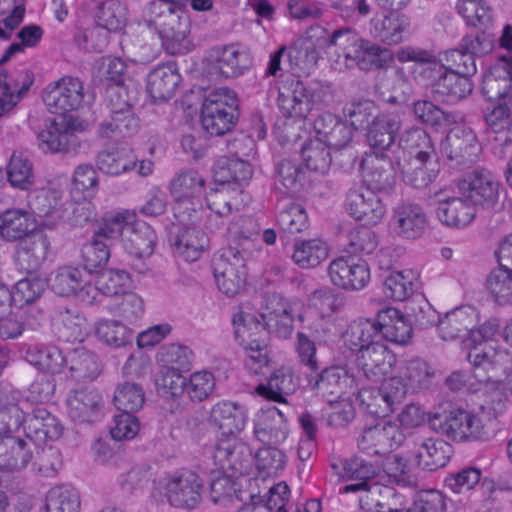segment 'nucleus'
<instances>
[{
    "mask_svg": "<svg viewBox=\"0 0 512 512\" xmlns=\"http://www.w3.org/2000/svg\"><path fill=\"white\" fill-rule=\"evenodd\" d=\"M343 493H360L359 505L366 512H387L386 499L394 495L392 488L377 481H360L343 487Z\"/></svg>",
    "mask_w": 512,
    "mask_h": 512,
    "instance_id": "36",
    "label": "nucleus"
},
{
    "mask_svg": "<svg viewBox=\"0 0 512 512\" xmlns=\"http://www.w3.org/2000/svg\"><path fill=\"white\" fill-rule=\"evenodd\" d=\"M394 355L388 350L381 339L356 354V365L370 381H379L392 366Z\"/></svg>",
    "mask_w": 512,
    "mask_h": 512,
    "instance_id": "24",
    "label": "nucleus"
},
{
    "mask_svg": "<svg viewBox=\"0 0 512 512\" xmlns=\"http://www.w3.org/2000/svg\"><path fill=\"white\" fill-rule=\"evenodd\" d=\"M404 397L405 388L399 378H387L378 388L363 387L358 392V399L365 411L380 418L390 415Z\"/></svg>",
    "mask_w": 512,
    "mask_h": 512,
    "instance_id": "8",
    "label": "nucleus"
},
{
    "mask_svg": "<svg viewBox=\"0 0 512 512\" xmlns=\"http://www.w3.org/2000/svg\"><path fill=\"white\" fill-rule=\"evenodd\" d=\"M227 231L234 238L235 245L230 243L214 257L213 273L219 290L227 296H234L245 286L246 259L252 240L248 236L238 240V231L232 227H228Z\"/></svg>",
    "mask_w": 512,
    "mask_h": 512,
    "instance_id": "2",
    "label": "nucleus"
},
{
    "mask_svg": "<svg viewBox=\"0 0 512 512\" xmlns=\"http://www.w3.org/2000/svg\"><path fill=\"white\" fill-rule=\"evenodd\" d=\"M427 224V215L418 203L401 201L393 208L390 225L399 237L417 239L424 234Z\"/></svg>",
    "mask_w": 512,
    "mask_h": 512,
    "instance_id": "17",
    "label": "nucleus"
},
{
    "mask_svg": "<svg viewBox=\"0 0 512 512\" xmlns=\"http://www.w3.org/2000/svg\"><path fill=\"white\" fill-rule=\"evenodd\" d=\"M299 387V378L290 367H280L270 376L267 384L256 387V393L275 402H285V396L293 394Z\"/></svg>",
    "mask_w": 512,
    "mask_h": 512,
    "instance_id": "40",
    "label": "nucleus"
},
{
    "mask_svg": "<svg viewBox=\"0 0 512 512\" xmlns=\"http://www.w3.org/2000/svg\"><path fill=\"white\" fill-rule=\"evenodd\" d=\"M410 27V21L405 15H387L382 19L371 21V34L380 42L396 45L404 40Z\"/></svg>",
    "mask_w": 512,
    "mask_h": 512,
    "instance_id": "47",
    "label": "nucleus"
},
{
    "mask_svg": "<svg viewBox=\"0 0 512 512\" xmlns=\"http://www.w3.org/2000/svg\"><path fill=\"white\" fill-rule=\"evenodd\" d=\"M107 98L111 106V120L105 124V128H135L139 126V119L131 110L132 97L124 82L109 84Z\"/></svg>",
    "mask_w": 512,
    "mask_h": 512,
    "instance_id": "28",
    "label": "nucleus"
},
{
    "mask_svg": "<svg viewBox=\"0 0 512 512\" xmlns=\"http://www.w3.org/2000/svg\"><path fill=\"white\" fill-rule=\"evenodd\" d=\"M204 187L205 179L192 169L180 171L170 181V193L175 200L174 215L181 223L193 220Z\"/></svg>",
    "mask_w": 512,
    "mask_h": 512,
    "instance_id": "6",
    "label": "nucleus"
},
{
    "mask_svg": "<svg viewBox=\"0 0 512 512\" xmlns=\"http://www.w3.org/2000/svg\"><path fill=\"white\" fill-rule=\"evenodd\" d=\"M238 101L228 88H217L204 99L201 110L202 128H221L235 124Z\"/></svg>",
    "mask_w": 512,
    "mask_h": 512,
    "instance_id": "9",
    "label": "nucleus"
},
{
    "mask_svg": "<svg viewBox=\"0 0 512 512\" xmlns=\"http://www.w3.org/2000/svg\"><path fill=\"white\" fill-rule=\"evenodd\" d=\"M349 214L364 225H375L385 214V206L374 191L364 187L350 189L346 197Z\"/></svg>",
    "mask_w": 512,
    "mask_h": 512,
    "instance_id": "20",
    "label": "nucleus"
},
{
    "mask_svg": "<svg viewBox=\"0 0 512 512\" xmlns=\"http://www.w3.org/2000/svg\"><path fill=\"white\" fill-rule=\"evenodd\" d=\"M404 434L398 425L389 421L365 427L357 439L358 449L368 456H384L399 447Z\"/></svg>",
    "mask_w": 512,
    "mask_h": 512,
    "instance_id": "11",
    "label": "nucleus"
},
{
    "mask_svg": "<svg viewBox=\"0 0 512 512\" xmlns=\"http://www.w3.org/2000/svg\"><path fill=\"white\" fill-rule=\"evenodd\" d=\"M207 61L210 74L223 78L240 76L251 65L249 52L237 44L212 48L208 53Z\"/></svg>",
    "mask_w": 512,
    "mask_h": 512,
    "instance_id": "14",
    "label": "nucleus"
},
{
    "mask_svg": "<svg viewBox=\"0 0 512 512\" xmlns=\"http://www.w3.org/2000/svg\"><path fill=\"white\" fill-rule=\"evenodd\" d=\"M323 51L310 41L296 43L287 48V59L291 69L298 73H308L315 67Z\"/></svg>",
    "mask_w": 512,
    "mask_h": 512,
    "instance_id": "60",
    "label": "nucleus"
},
{
    "mask_svg": "<svg viewBox=\"0 0 512 512\" xmlns=\"http://www.w3.org/2000/svg\"><path fill=\"white\" fill-rule=\"evenodd\" d=\"M429 424L437 433L456 442L487 441L492 434L481 415L463 409L434 414Z\"/></svg>",
    "mask_w": 512,
    "mask_h": 512,
    "instance_id": "4",
    "label": "nucleus"
},
{
    "mask_svg": "<svg viewBox=\"0 0 512 512\" xmlns=\"http://www.w3.org/2000/svg\"><path fill=\"white\" fill-rule=\"evenodd\" d=\"M49 247L50 241L47 235L36 230L19 240L15 248V262L24 271H36L45 261Z\"/></svg>",
    "mask_w": 512,
    "mask_h": 512,
    "instance_id": "25",
    "label": "nucleus"
},
{
    "mask_svg": "<svg viewBox=\"0 0 512 512\" xmlns=\"http://www.w3.org/2000/svg\"><path fill=\"white\" fill-rule=\"evenodd\" d=\"M237 435H220L210 453L215 466L223 472L243 474L251 463L252 452Z\"/></svg>",
    "mask_w": 512,
    "mask_h": 512,
    "instance_id": "10",
    "label": "nucleus"
},
{
    "mask_svg": "<svg viewBox=\"0 0 512 512\" xmlns=\"http://www.w3.org/2000/svg\"><path fill=\"white\" fill-rule=\"evenodd\" d=\"M248 419L246 408L238 402L221 400L209 412L208 423L221 432L220 435L239 434Z\"/></svg>",
    "mask_w": 512,
    "mask_h": 512,
    "instance_id": "22",
    "label": "nucleus"
},
{
    "mask_svg": "<svg viewBox=\"0 0 512 512\" xmlns=\"http://www.w3.org/2000/svg\"><path fill=\"white\" fill-rule=\"evenodd\" d=\"M383 472L390 484L415 487L418 483V477L408 460L398 454L386 458L383 463Z\"/></svg>",
    "mask_w": 512,
    "mask_h": 512,
    "instance_id": "64",
    "label": "nucleus"
},
{
    "mask_svg": "<svg viewBox=\"0 0 512 512\" xmlns=\"http://www.w3.org/2000/svg\"><path fill=\"white\" fill-rule=\"evenodd\" d=\"M0 80V115L11 111L23 98L33 83V75L24 69L14 77L3 76Z\"/></svg>",
    "mask_w": 512,
    "mask_h": 512,
    "instance_id": "41",
    "label": "nucleus"
},
{
    "mask_svg": "<svg viewBox=\"0 0 512 512\" xmlns=\"http://www.w3.org/2000/svg\"><path fill=\"white\" fill-rule=\"evenodd\" d=\"M52 328L64 342H81L87 334L86 318L75 309L59 308L52 318Z\"/></svg>",
    "mask_w": 512,
    "mask_h": 512,
    "instance_id": "39",
    "label": "nucleus"
},
{
    "mask_svg": "<svg viewBox=\"0 0 512 512\" xmlns=\"http://www.w3.org/2000/svg\"><path fill=\"white\" fill-rule=\"evenodd\" d=\"M34 215L25 209H7L0 214V236L9 242L19 241L36 231Z\"/></svg>",
    "mask_w": 512,
    "mask_h": 512,
    "instance_id": "35",
    "label": "nucleus"
},
{
    "mask_svg": "<svg viewBox=\"0 0 512 512\" xmlns=\"http://www.w3.org/2000/svg\"><path fill=\"white\" fill-rule=\"evenodd\" d=\"M260 316L269 332L279 337L288 336L293 328V309L277 293L266 294L262 297Z\"/></svg>",
    "mask_w": 512,
    "mask_h": 512,
    "instance_id": "19",
    "label": "nucleus"
},
{
    "mask_svg": "<svg viewBox=\"0 0 512 512\" xmlns=\"http://www.w3.org/2000/svg\"><path fill=\"white\" fill-rule=\"evenodd\" d=\"M429 159V152L417 151L404 164L398 163L404 181L417 189L428 186L436 178L438 172L434 168H427V164H430Z\"/></svg>",
    "mask_w": 512,
    "mask_h": 512,
    "instance_id": "46",
    "label": "nucleus"
},
{
    "mask_svg": "<svg viewBox=\"0 0 512 512\" xmlns=\"http://www.w3.org/2000/svg\"><path fill=\"white\" fill-rule=\"evenodd\" d=\"M343 343L351 352L358 354L365 347L380 339L376 321H353L342 335Z\"/></svg>",
    "mask_w": 512,
    "mask_h": 512,
    "instance_id": "50",
    "label": "nucleus"
},
{
    "mask_svg": "<svg viewBox=\"0 0 512 512\" xmlns=\"http://www.w3.org/2000/svg\"><path fill=\"white\" fill-rule=\"evenodd\" d=\"M440 151L449 160L460 159L473 161L479 151L474 130H448L440 141Z\"/></svg>",
    "mask_w": 512,
    "mask_h": 512,
    "instance_id": "34",
    "label": "nucleus"
},
{
    "mask_svg": "<svg viewBox=\"0 0 512 512\" xmlns=\"http://www.w3.org/2000/svg\"><path fill=\"white\" fill-rule=\"evenodd\" d=\"M433 376L434 371L425 360L414 358L404 361L399 368V375L393 378L401 379L406 395L409 391L414 393L428 387Z\"/></svg>",
    "mask_w": 512,
    "mask_h": 512,
    "instance_id": "48",
    "label": "nucleus"
},
{
    "mask_svg": "<svg viewBox=\"0 0 512 512\" xmlns=\"http://www.w3.org/2000/svg\"><path fill=\"white\" fill-rule=\"evenodd\" d=\"M209 238L199 227L191 225L183 227L177 234L174 243L175 252L185 261L194 262L208 247Z\"/></svg>",
    "mask_w": 512,
    "mask_h": 512,
    "instance_id": "44",
    "label": "nucleus"
},
{
    "mask_svg": "<svg viewBox=\"0 0 512 512\" xmlns=\"http://www.w3.org/2000/svg\"><path fill=\"white\" fill-rule=\"evenodd\" d=\"M86 277L87 273L79 268L63 267L58 269L50 279V287L60 296L76 295L80 300L81 291L84 286L89 285Z\"/></svg>",
    "mask_w": 512,
    "mask_h": 512,
    "instance_id": "52",
    "label": "nucleus"
},
{
    "mask_svg": "<svg viewBox=\"0 0 512 512\" xmlns=\"http://www.w3.org/2000/svg\"><path fill=\"white\" fill-rule=\"evenodd\" d=\"M77 130H40L37 134L38 147L44 153L75 152L81 144Z\"/></svg>",
    "mask_w": 512,
    "mask_h": 512,
    "instance_id": "49",
    "label": "nucleus"
},
{
    "mask_svg": "<svg viewBox=\"0 0 512 512\" xmlns=\"http://www.w3.org/2000/svg\"><path fill=\"white\" fill-rule=\"evenodd\" d=\"M71 376L78 381H90L100 374L96 356L85 348H76L67 354V365Z\"/></svg>",
    "mask_w": 512,
    "mask_h": 512,
    "instance_id": "55",
    "label": "nucleus"
},
{
    "mask_svg": "<svg viewBox=\"0 0 512 512\" xmlns=\"http://www.w3.org/2000/svg\"><path fill=\"white\" fill-rule=\"evenodd\" d=\"M472 91L469 76L446 71L434 83V98L444 102H456L465 98Z\"/></svg>",
    "mask_w": 512,
    "mask_h": 512,
    "instance_id": "45",
    "label": "nucleus"
},
{
    "mask_svg": "<svg viewBox=\"0 0 512 512\" xmlns=\"http://www.w3.org/2000/svg\"><path fill=\"white\" fill-rule=\"evenodd\" d=\"M446 190L435 193L438 197L436 215L440 222L448 227L464 228L472 223L476 216V205L465 195L446 196Z\"/></svg>",
    "mask_w": 512,
    "mask_h": 512,
    "instance_id": "18",
    "label": "nucleus"
},
{
    "mask_svg": "<svg viewBox=\"0 0 512 512\" xmlns=\"http://www.w3.org/2000/svg\"><path fill=\"white\" fill-rule=\"evenodd\" d=\"M181 80V75L175 65H160L147 75L146 90L155 102L167 101L173 97Z\"/></svg>",
    "mask_w": 512,
    "mask_h": 512,
    "instance_id": "32",
    "label": "nucleus"
},
{
    "mask_svg": "<svg viewBox=\"0 0 512 512\" xmlns=\"http://www.w3.org/2000/svg\"><path fill=\"white\" fill-rule=\"evenodd\" d=\"M96 337L108 346L114 348L131 345L134 331L119 320L100 319L95 323Z\"/></svg>",
    "mask_w": 512,
    "mask_h": 512,
    "instance_id": "56",
    "label": "nucleus"
},
{
    "mask_svg": "<svg viewBox=\"0 0 512 512\" xmlns=\"http://www.w3.org/2000/svg\"><path fill=\"white\" fill-rule=\"evenodd\" d=\"M27 439L31 441L55 440L62 434V426L47 409L38 407L21 421Z\"/></svg>",
    "mask_w": 512,
    "mask_h": 512,
    "instance_id": "31",
    "label": "nucleus"
},
{
    "mask_svg": "<svg viewBox=\"0 0 512 512\" xmlns=\"http://www.w3.org/2000/svg\"><path fill=\"white\" fill-rule=\"evenodd\" d=\"M360 167L364 182L367 184V187H364L365 189L381 192L390 189L394 185L395 177L389 160L366 153Z\"/></svg>",
    "mask_w": 512,
    "mask_h": 512,
    "instance_id": "38",
    "label": "nucleus"
},
{
    "mask_svg": "<svg viewBox=\"0 0 512 512\" xmlns=\"http://www.w3.org/2000/svg\"><path fill=\"white\" fill-rule=\"evenodd\" d=\"M137 159L127 143L115 142L98 153L97 168L110 176H119L136 167Z\"/></svg>",
    "mask_w": 512,
    "mask_h": 512,
    "instance_id": "30",
    "label": "nucleus"
},
{
    "mask_svg": "<svg viewBox=\"0 0 512 512\" xmlns=\"http://www.w3.org/2000/svg\"><path fill=\"white\" fill-rule=\"evenodd\" d=\"M35 443L9 433L0 435V469L20 471L34 458Z\"/></svg>",
    "mask_w": 512,
    "mask_h": 512,
    "instance_id": "23",
    "label": "nucleus"
},
{
    "mask_svg": "<svg viewBox=\"0 0 512 512\" xmlns=\"http://www.w3.org/2000/svg\"><path fill=\"white\" fill-rule=\"evenodd\" d=\"M276 209L277 223L283 231L294 234L307 227L308 216L301 204L285 198L278 201Z\"/></svg>",
    "mask_w": 512,
    "mask_h": 512,
    "instance_id": "54",
    "label": "nucleus"
},
{
    "mask_svg": "<svg viewBox=\"0 0 512 512\" xmlns=\"http://www.w3.org/2000/svg\"><path fill=\"white\" fill-rule=\"evenodd\" d=\"M221 185L220 188L211 190L206 195V202L211 212L230 217L234 212H239L245 206L243 191L238 186Z\"/></svg>",
    "mask_w": 512,
    "mask_h": 512,
    "instance_id": "43",
    "label": "nucleus"
},
{
    "mask_svg": "<svg viewBox=\"0 0 512 512\" xmlns=\"http://www.w3.org/2000/svg\"><path fill=\"white\" fill-rule=\"evenodd\" d=\"M302 159L306 167L314 172L325 174L330 169L332 158L331 152L327 149L323 138L315 137L309 139L301 149Z\"/></svg>",
    "mask_w": 512,
    "mask_h": 512,
    "instance_id": "62",
    "label": "nucleus"
},
{
    "mask_svg": "<svg viewBox=\"0 0 512 512\" xmlns=\"http://www.w3.org/2000/svg\"><path fill=\"white\" fill-rule=\"evenodd\" d=\"M130 281V276L125 270L108 269L102 271L98 276L95 285L89 283L84 286L80 294V300L86 304H93L98 301L99 293L115 299L122 292H126V285Z\"/></svg>",
    "mask_w": 512,
    "mask_h": 512,
    "instance_id": "26",
    "label": "nucleus"
},
{
    "mask_svg": "<svg viewBox=\"0 0 512 512\" xmlns=\"http://www.w3.org/2000/svg\"><path fill=\"white\" fill-rule=\"evenodd\" d=\"M415 118L422 124L435 127L461 125L463 116L459 112H446L430 101L419 100L413 104Z\"/></svg>",
    "mask_w": 512,
    "mask_h": 512,
    "instance_id": "51",
    "label": "nucleus"
},
{
    "mask_svg": "<svg viewBox=\"0 0 512 512\" xmlns=\"http://www.w3.org/2000/svg\"><path fill=\"white\" fill-rule=\"evenodd\" d=\"M213 174L216 182L227 185L234 182L232 187L241 188V184L247 183L252 178L253 169L247 161L239 157L223 156L216 161Z\"/></svg>",
    "mask_w": 512,
    "mask_h": 512,
    "instance_id": "42",
    "label": "nucleus"
},
{
    "mask_svg": "<svg viewBox=\"0 0 512 512\" xmlns=\"http://www.w3.org/2000/svg\"><path fill=\"white\" fill-rule=\"evenodd\" d=\"M103 397L95 389L74 391L67 399L68 414L78 423H92L102 416Z\"/></svg>",
    "mask_w": 512,
    "mask_h": 512,
    "instance_id": "27",
    "label": "nucleus"
},
{
    "mask_svg": "<svg viewBox=\"0 0 512 512\" xmlns=\"http://www.w3.org/2000/svg\"><path fill=\"white\" fill-rule=\"evenodd\" d=\"M468 337L463 341L465 347L470 348L467 360L474 368V376L481 383H488L494 375L489 373L503 368L510 357L506 350L496 349L492 346L480 348L479 346L487 340L478 329L469 327Z\"/></svg>",
    "mask_w": 512,
    "mask_h": 512,
    "instance_id": "7",
    "label": "nucleus"
},
{
    "mask_svg": "<svg viewBox=\"0 0 512 512\" xmlns=\"http://www.w3.org/2000/svg\"><path fill=\"white\" fill-rule=\"evenodd\" d=\"M164 490L170 505L177 508L193 509L201 501L203 482L197 473L191 470H181L166 480Z\"/></svg>",
    "mask_w": 512,
    "mask_h": 512,
    "instance_id": "12",
    "label": "nucleus"
},
{
    "mask_svg": "<svg viewBox=\"0 0 512 512\" xmlns=\"http://www.w3.org/2000/svg\"><path fill=\"white\" fill-rule=\"evenodd\" d=\"M319 30V48L327 55L331 54L332 50L339 53V58L343 57V67L346 69L358 67L360 70L369 71L382 67L392 58L389 50L361 38L354 29L344 27L332 32Z\"/></svg>",
    "mask_w": 512,
    "mask_h": 512,
    "instance_id": "1",
    "label": "nucleus"
},
{
    "mask_svg": "<svg viewBox=\"0 0 512 512\" xmlns=\"http://www.w3.org/2000/svg\"><path fill=\"white\" fill-rule=\"evenodd\" d=\"M327 256L328 247L322 240L310 239L294 243L292 260L303 269L318 266Z\"/></svg>",
    "mask_w": 512,
    "mask_h": 512,
    "instance_id": "58",
    "label": "nucleus"
},
{
    "mask_svg": "<svg viewBox=\"0 0 512 512\" xmlns=\"http://www.w3.org/2000/svg\"><path fill=\"white\" fill-rule=\"evenodd\" d=\"M84 83L78 77L63 76L46 85L42 99L47 110L61 119L63 128H79L74 112L83 107Z\"/></svg>",
    "mask_w": 512,
    "mask_h": 512,
    "instance_id": "3",
    "label": "nucleus"
},
{
    "mask_svg": "<svg viewBox=\"0 0 512 512\" xmlns=\"http://www.w3.org/2000/svg\"><path fill=\"white\" fill-rule=\"evenodd\" d=\"M26 359L40 371L51 374L61 373L67 365V355L56 346L29 348Z\"/></svg>",
    "mask_w": 512,
    "mask_h": 512,
    "instance_id": "53",
    "label": "nucleus"
},
{
    "mask_svg": "<svg viewBox=\"0 0 512 512\" xmlns=\"http://www.w3.org/2000/svg\"><path fill=\"white\" fill-rule=\"evenodd\" d=\"M458 194L465 195L476 206L492 208L499 198V182L486 169H475L457 183Z\"/></svg>",
    "mask_w": 512,
    "mask_h": 512,
    "instance_id": "13",
    "label": "nucleus"
},
{
    "mask_svg": "<svg viewBox=\"0 0 512 512\" xmlns=\"http://www.w3.org/2000/svg\"><path fill=\"white\" fill-rule=\"evenodd\" d=\"M407 445L417 465L427 471L444 467L452 455V446L442 439L413 436Z\"/></svg>",
    "mask_w": 512,
    "mask_h": 512,
    "instance_id": "16",
    "label": "nucleus"
},
{
    "mask_svg": "<svg viewBox=\"0 0 512 512\" xmlns=\"http://www.w3.org/2000/svg\"><path fill=\"white\" fill-rule=\"evenodd\" d=\"M149 11V23L156 30L163 49L171 55L186 54L193 49L189 37L191 22L182 9L159 8Z\"/></svg>",
    "mask_w": 512,
    "mask_h": 512,
    "instance_id": "5",
    "label": "nucleus"
},
{
    "mask_svg": "<svg viewBox=\"0 0 512 512\" xmlns=\"http://www.w3.org/2000/svg\"><path fill=\"white\" fill-rule=\"evenodd\" d=\"M377 328L380 339L404 345L412 337V326L404 315L394 307H386L377 313Z\"/></svg>",
    "mask_w": 512,
    "mask_h": 512,
    "instance_id": "33",
    "label": "nucleus"
},
{
    "mask_svg": "<svg viewBox=\"0 0 512 512\" xmlns=\"http://www.w3.org/2000/svg\"><path fill=\"white\" fill-rule=\"evenodd\" d=\"M512 56L499 57L484 75L482 92L489 101L504 100L512 94Z\"/></svg>",
    "mask_w": 512,
    "mask_h": 512,
    "instance_id": "29",
    "label": "nucleus"
},
{
    "mask_svg": "<svg viewBox=\"0 0 512 512\" xmlns=\"http://www.w3.org/2000/svg\"><path fill=\"white\" fill-rule=\"evenodd\" d=\"M254 434L263 444L283 443L289 434L284 413L275 406L260 409L254 419Z\"/></svg>",
    "mask_w": 512,
    "mask_h": 512,
    "instance_id": "21",
    "label": "nucleus"
},
{
    "mask_svg": "<svg viewBox=\"0 0 512 512\" xmlns=\"http://www.w3.org/2000/svg\"><path fill=\"white\" fill-rule=\"evenodd\" d=\"M278 106L286 117H304L311 108V101L304 85L300 81H297L293 84L292 90L280 91Z\"/></svg>",
    "mask_w": 512,
    "mask_h": 512,
    "instance_id": "57",
    "label": "nucleus"
},
{
    "mask_svg": "<svg viewBox=\"0 0 512 512\" xmlns=\"http://www.w3.org/2000/svg\"><path fill=\"white\" fill-rule=\"evenodd\" d=\"M7 179L11 186L21 190L34 183L33 164L25 152H13L7 165Z\"/></svg>",
    "mask_w": 512,
    "mask_h": 512,
    "instance_id": "63",
    "label": "nucleus"
},
{
    "mask_svg": "<svg viewBox=\"0 0 512 512\" xmlns=\"http://www.w3.org/2000/svg\"><path fill=\"white\" fill-rule=\"evenodd\" d=\"M107 308L110 313L129 323L141 319L145 312L144 300L133 291L122 292L119 297L111 299Z\"/></svg>",
    "mask_w": 512,
    "mask_h": 512,
    "instance_id": "61",
    "label": "nucleus"
},
{
    "mask_svg": "<svg viewBox=\"0 0 512 512\" xmlns=\"http://www.w3.org/2000/svg\"><path fill=\"white\" fill-rule=\"evenodd\" d=\"M469 327H473L472 314L464 308H457L439 320L437 330L443 340L452 341L466 334Z\"/></svg>",
    "mask_w": 512,
    "mask_h": 512,
    "instance_id": "59",
    "label": "nucleus"
},
{
    "mask_svg": "<svg viewBox=\"0 0 512 512\" xmlns=\"http://www.w3.org/2000/svg\"><path fill=\"white\" fill-rule=\"evenodd\" d=\"M122 242L125 251L129 255L136 259H144L153 254L157 243V235L147 223L135 221L130 224Z\"/></svg>",
    "mask_w": 512,
    "mask_h": 512,
    "instance_id": "37",
    "label": "nucleus"
},
{
    "mask_svg": "<svg viewBox=\"0 0 512 512\" xmlns=\"http://www.w3.org/2000/svg\"><path fill=\"white\" fill-rule=\"evenodd\" d=\"M332 284L346 291H358L370 281V269L365 261L354 257H338L328 266Z\"/></svg>",
    "mask_w": 512,
    "mask_h": 512,
    "instance_id": "15",
    "label": "nucleus"
}]
</instances>
